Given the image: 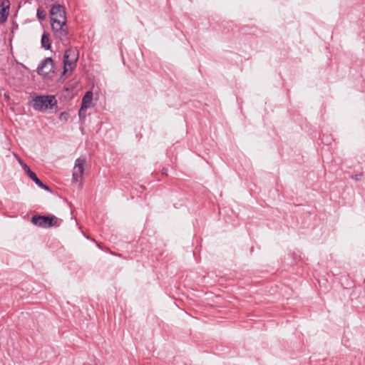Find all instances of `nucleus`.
<instances>
[{
    "instance_id": "f257e3e1",
    "label": "nucleus",
    "mask_w": 365,
    "mask_h": 365,
    "mask_svg": "<svg viewBox=\"0 0 365 365\" xmlns=\"http://www.w3.org/2000/svg\"><path fill=\"white\" fill-rule=\"evenodd\" d=\"M31 98L29 106L36 111L46 113L48 110L57 106V100L53 95H36Z\"/></svg>"
},
{
    "instance_id": "f03ea898",
    "label": "nucleus",
    "mask_w": 365,
    "mask_h": 365,
    "mask_svg": "<svg viewBox=\"0 0 365 365\" xmlns=\"http://www.w3.org/2000/svg\"><path fill=\"white\" fill-rule=\"evenodd\" d=\"M31 222L37 227L50 228L59 226L62 220L51 214L44 215L36 214L31 217Z\"/></svg>"
},
{
    "instance_id": "7ed1b4c3",
    "label": "nucleus",
    "mask_w": 365,
    "mask_h": 365,
    "mask_svg": "<svg viewBox=\"0 0 365 365\" xmlns=\"http://www.w3.org/2000/svg\"><path fill=\"white\" fill-rule=\"evenodd\" d=\"M78 60V51L74 48H68L65 51L63 56V73L68 71L67 66H70L71 71H73Z\"/></svg>"
},
{
    "instance_id": "20e7f679",
    "label": "nucleus",
    "mask_w": 365,
    "mask_h": 365,
    "mask_svg": "<svg viewBox=\"0 0 365 365\" xmlns=\"http://www.w3.org/2000/svg\"><path fill=\"white\" fill-rule=\"evenodd\" d=\"M51 24L56 38L61 41L67 38L68 33L67 29L64 28L66 26V21H61L56 18H51Z\"/></svg>"
},
{
    "instance_id": "39448f33",
    "label": "nucleus",
    "mask_w": 365,
    "mask_h": 365,
    "mask_svg": "<svg viewBox=\"0 0 365 365\" xmlns=\"http://www.w3.org/2000/svg\"><path fill=\"white\" fill-rule=\"evenodd\" d=\"M53 69V61L52 58L47 57L41 61L37 68V73L41 76H46Z\"/></svg>"
},
{
    "instance_id": "423d86ee",
    "label": "nucleus",
    "mask_w": 365,
    "mask_h": 365,
    "mask_svg": "<svg viewBox=\"0 0 365 365\" xmlns=\"http://www.w3.org/2000/svg\"><path fill=\"white\" fill-rule=\"evenodd\" d=\"M9 0H0V24H4L6 21L9 16Z\"/></svg>"
},
{
    "instance_id": "0eeeda50",
    "label": "nucleus",
    "mask_w": 365,
    "mask_h": 365,
    "mask_svg": "<svg viewBox=\"0 0 365 365\" xmlns=\"http://www.w3.org/2000/svg\"><path fill=\"white\" fill-rule=\"evenodd\" d=\"M50 15L51 18L59 17L66 21V11L64 6L61 4L53 5L50 9Z\"/></svg>"
},
{
    "instance_id": "6e6552de",
    "label": "nucleus",
    "mask_w": 365,
    "mask_h": 365,
    "mask_svg": "<svg viewBox=\"0 0 365 365\" xmlns=\"http://www.w3.org/2000/svg\"><path fill=\"white\" fill-rule=\"evenodd\" d=\"M93 94L92 91H86L85 95L83 96L81 101L82 108H90L93 106L92 103Z\"/></svg>"
},
{
    "instance_id": "1a4fd4ad",
    "label": "nucleus",
    "mask_w": 365,
    "mask_h": 365,
    "mask_svg": "<svg viewBox=\"0 0 365 365\" xmlns=\"http://www.w3.org/2000/svg\"><path fill=\"white\" fill-rule=\"evenodd\" d=\"M34 182L35 184L39 187L40 188L46 190V191H48V192H51V188L46 184H44L38 177L37 175H36L35 173H31L29 176Z\"/></svg>"
},
{
    "instance_id": "9d476101",
    "label": "nucleus",
    "mask_w": 365,
    "mask_h": 365,
    "mask_svg": "<svg viewBox=\"0 0 365 365\" xmlns=\"http://www.w3.org/2000/svg\"><path fill=\"white\" fill-rule=\"evenodd\" d=\"M41 47L45 50H50L51 48V43L49 38V34L46 32H43L41 38Z\"/></svg>"
},
{
    "instance_id": "9b49d317",
    "label": "nucleus",
    "mask_w": 365,
    "mask_h": 365,
    "mask_svg": "<svg viewBox=\"0 0 365 365\" xmlns=\"http://www.w3.org/2000/svg\"><path fill=\"white\" fill-rule=\"evenodd\" d=\"M85 163H86L85 160L80 159V158L76 159L75 161L74 169H77L78 172H80L81 173H83Z\"/></svg>"
},
{
    "instance_id": "f8f14e48",
    "label": "nucleus",
    "mask_w": 365,
    "mask_h": 365,
    "mask_svg": "<svg viewBox=\"0 0 365 365\" xmlns=\"http://www.w3.org/2000/svg\"><path fill=\"white\" fill-rule=\"evenodd\" d=\"M36 17L40 21H43L46 18V13L43 9L39 6L36 11Z\"/></svg>"
},
{
    "instance_id": "ddd939ff",
    "label": "nucleus",
    "mask_w": 365,
    "mask_h": 365,
    "mask_svg": "<svg viewBox=\"0 0 365 365\" xmlns=\"http://www.w3.org/2000/svg\"><path fill=\"white\" fill-rule=\"evenodd\" d=\"M83 173H81L78 171H74L73 173V181L78 182L79 180L82 179Z\"/></svg>"
},
{
    "instance_id": "4468645a",
    "label": "nucleus",
    "mask_w": 365,
    "mask_h": 365,
    "mask_svg": "<svg viewBox=\"0 0 365 365\" xmlns=\"http://www.w3.org/2000/svg\"><path fill=\"white\" fill-rule=\"evenodd\" d=\"M22 168L24 169V170L25 171V173H26V175L28 176H29L31 173H33L34 172L31 170L30 167L29 165H27L26 164H24L22 165Z\"/></svg>"
},
{
    "instance_id": "2eb2a0df",
    "label": "nucleus",
    "mask_w": 365,
    "mask_h": 365,
    "mask_svg": "<svg viewBox=\"0 0 365 365\" xmlns=\"http://www.w3.org/2000/svg\"><path fill=\"white\" fill-rule=\"evenodd\" d=\"M68 113L67 112H62L61 114H60V116H59V119L60 120H63V121H67L68 120Z\"/></svg>"
},
{
    "instance_id": "dca6fc26",
    "label": "nucleus",
    "mask_w": 365,
    "mask_h": 365,
    "mask_svg": "<svg viewBox=\"0 0 365 365\" xmlns=\"http://www.w3.org/2000/svg\"><path fill=\"white\" fill-rule=\"evenodd\" d=\"M87 108H82V106H81V108L79 109V111H78V116H79V118L80 119H82V118H86V113H85V110H86Z\"/></svg>"
},
{
    "instance_id": "f3484780",
    "label": "nucleus",
    "mask_w": 365,
    "mask_h": 365,
    "mask_svg": "<svg viewBox=\"0 0 365 365\" xmlns=\"http://www.w3.org/2000/svg\"><path fill=\"white\" fill-rule=\"evenodd\" d=\"M362 176H363V173H360L359 174H356L354 175H352L351 178L353 180H356V181H359V180H360L361 179Z\"/></svg>"
},
{
    "instance_id": "a211bd4d",
    "label": "nucleus",
    "mask_w": 365,
    "mask_h": 365,
    "mask_svg": "<svg viewBox=\"0 0 365 365\" xmlns=\"http://www.w3.org/2000/svg\"><path fill=\"white\" fill-rule=\"evenodd\" d=\"M168 169L167 168H163L162 169V173L165 175H168Z\"/></svg>"
},
{
    "instance_id": "6ab92c4d",
    "label": "nucleus",
    "mask_w": 365,
    "mask_h": 365,
    "mask_svg": "<svg viewBox=\"0 0 365 365\" xmlns=\"http://www.w3.org/2000/svg\"><path fill=\"white\" fill-rule=\"evenodd\" d=\"M19 163L21 165V166L24 164L22 160H21L20 158L19 159Z\"/></svg>"
}]
</instances>
